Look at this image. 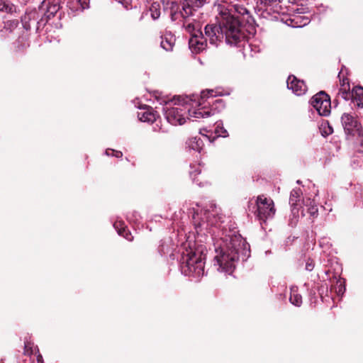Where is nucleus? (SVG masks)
I'll return each mask as SVG.
<instances>
[{"label":"nucleus","mask_w":363,"mask_h":363,"mask_svg":"<svg viewBox=\"0 0 363 363\" xmlns=\"http://www.w3.org/2000/svg\"><path fill=\"white\" fill-rule=\"evenodd\" d=\"M35 22L38 24L42 22L40 21L39 13L35 9L26 12L21 17L22 26L26 30H30L31 29L32 23Z\"/></svg>","instance_id":"nucleus-15"},{"label":"nucleus","mask_w":363,"mask_h":363,"mask_svg":"<svg viewBox=\"0 0 363 363\" xmlns=\"http://www.w3.org/2000/svg\"><path fill=\"white\" fill-rule=\"evenodd\" d=\"M121 236H123L128 241H133V236L132 235L130 231L126 228L124 231L121 232V234H119Z\"/></svg>","instance_id":"nucleus-32"},{"label":"nucleus","mask_w":363,"mask_h":363,"mask_svg":"<svg viewBox=\"0 0 363 363\" xmlns=\"http://www.w3.org/2000/svg\"><path fill=\"white\" fill-rule=\"evenodd\" d=\"M341 121L346 134L352 136L361 134V124L354 116L344 113L341 117Z\"/></svg>","instance_id":"nucleus-7"},{"label":"nucleus","mask_w":363,"mask_h":363,"mask_svg":"<svg viewBox=\"0 0 363 363\" xmlns=\"http://www.w3.org/2000/svg\"><path fill=\"white\" fill-rule=\"evenodd\" d=\"M113 226L117 230L118 234H121V232L124 231L127 228L125 223L122 220H117L114 223Z\"/></svg>","instance_id":"nucleus-30"},{"label":"nucleus","mask_w":363,"mask_h":363,"mask_svg":"<svg viewBox=\"0 0 363 363\" xmlns=\"http://www.w3.org/2000/svg\"><path fill=\"white\" fill-rule=\"evenodd\" d=\"M188 145L191 149L200 152L204 144L200 138L194 137L189 140Z\"/></svg>","instance_id":"nucleus-24"},{"label":"nucleus","mask_w":363,"mask_h":363,"mask_svg":"<svg viewBox=\"0 0 363 363\" xmlns=\"http://www.w3.org/2000/svg\"><path fill=\"white\" fill-rule=\"evenodd\" d=\"M360 202H362V207H363V192L361 194V200Z\"/></svg>","instance_id":"nucleus-42"},{"label":"nucleus","mask_w":363,"mask_h":363,"mask_svg":"<svg viewBox=\"0 0 363 363\" xmlns=\"http://www.w3.org/2000/svg\"><path fill=\"white\" fill-rule=\"evenodd\" d=\"M201 173V169H196L194 172H191V175L196 176V174H199Z\"/></svg>","instance_id":"nucleus-40"},{"label":"nucleus","mask_w":363,"mask_h":363,"mask_svg":"<svg viewBox=\"0 0 363 363\" xmlns=\"http://www.w3.org/2000/svg\"><path fill=\"white\" fill-rule=\"evenodd\" d=\"M0 11L11 14L16 12V6L9 0H0Z\"/></svg>","instance_id":"nucleus-21"},{"label":"nucleus","mask_w":363,"mask_h":363,"mask_svg":"<svg viewBox=\"0 0 363 363\" xmlns=\"http://www.w3.org/2000/svg\"><path fill=\"white\" fill-rule=\"evenodd\" d=\"M187 111L189 108L184 106L167 108L164 116L169 123L174 125H183L186 122Z\"/></svg>","instance_id":"nucleus-6"},{"label":"nucleus","mask_w":363,"mask_h":363,"mask_svg":"<svg viewBox=\"0 0 363 363\" xmlns=\"http://www.w3.org/2000/svg\"><path fill=\"white\" fill-rule=\"evenodd\" d=\"M227 133V131L225 130L223 132V133Z\"/></svg>","instance_id":"nucleus-44"},{"label":"nucleus","mask_w":363,"mask_h":363,"mask_svg":"<svg viewBox=\"0 0 363 363\" xmlns=\"http://www.w3.org/2000/svg\"><path fill=\"white\" fill-rule=\"evenodd\" d=\"M37 363H44L43 357L40 354H38L36 358Z\"/></svg>","instance_id":"nucleus-39"},{"label":"nucleus","mask_w":363,"mask_h":363,"mask_svg":"<svg viewBox=\"0 0 363 363\" xmlns=\"http://www.w3.org/2000/svg\"><path fill=\"white\" fill-rule=\"evenodd\" d=\"M213 105H216V104H219V105H221L222 106L224 105V103H223V101L222 99H216L214 101L212 102Z\"/></svg>","instance_id":"nucleus-38"},{"label":"nucleus","mask_w":363,"mask_h":363,"mask_svg":"<svg viewBox=\"0 0 363 363\" xmlns=\"http://www.w3.org/2000/svg\"><path fill=\"white\" fill-rule=\"evenodd\" d=\"M207 40L208 38L200 30H196V33H194L189 40V45L191 47L194 48L196 52H200L206 48Z\"/></svg>","instance_id":"nucleus-12"},{"label":"nucleus","mask_w":363,"mask_h":363,"mask_svg":"<svg viewBox=\"0 0 363 363\" xmlns=\"http://www.w3.org/2000/svg\"><path fill=\"white\" fill-rule=\"evenodd\" d=\"M351 94L352 91H350V86H340L334 102H338L340 99L348 101L350 99Z\"/></svg>","instance_id":"nucleus-19"},{"label":"nucleus","mask_w":363,"mask_h":363,"mask_svg":"<svg viewBox=\"0 0 363 363\" xmlns=\"http://www.w3.org/2000/svg\"><path fill=\"white\" fill-rule=\"evenodd\" d=\"M182 0H169L164 5V9L169 12L170 18L172 21H176L180 17L182 13Z\"/></svg>","instance_id":"nucleus-14"},{"label":"nucleus","mask_w":363,"mask_h":363,"mask_svg":"<svg viewBox=\"0 0 363 363\" xmlns=\"http://www.w3.org/2000/svg\"><path fill=\"white\" fill-rule=\"evenodd\" d=\"M192 7H194L192 5H190L187 0H182V13L180 14V17L186 18L189 17L190 15H192Z\"/></svg>","instance_id":"nucleus-26"},{"label":"nucleus","mask_w":363,"mask_h":363,"mask_svg":"<svg viewBox=\"0 0 363 363\" xmlns=\"http://www.w3.org/2000/svg\"><path fill=\"white\" fill-rule=\"evenodd\" d=\"M44 6H45V11L40 21L43 22L45 25L55 16L60 9V5L55 0H48L42 2L39 9H43Z\"/></svg>","instance_id":"nucleus-9"},{"label":"nucleus","mask_w":363,"mask_h":363,"mask_svg":"<svg viewBox=\"0 0 363 363\" xmlns=\"http://www.w3.org/2000/svg\"><path fill=\"white\" fill-rule=\"evenodd\" d=\"M314 262L312 259H308L307 262H306V270L308 271H312L314 268Z\"/></svg>","instance_id":"nucleus-37"},{"label":"nucleus","mask_w":363,"mask_h":363,"mask_svg":"<svg viewBox=\"0 0 363 363\" xmlns=\"http://www.w3.org/2000/svg\"><path fill=\"white\" fill-rule=\"evenodd\" d=\"M286 83L288 89H291L297 96H301L307 91V86L304 81L298 79L294 75H289Z\"/></svg>","instance_id":"nucleus-11"},{"label":"nucleus","mask_w":363,"mask_h":363,"mask_svg":"<svg viewBox=\"0 0 363 363\" xmlns=\"http://www.w3.org/2000/svg\"><path fill=\"white\" fill-rule=\"evenodd\" d=\"M159 130H160V131H162V132H165V130H162V128L161 127L159 128Z\"/></svg>","instance_id":"nucleus-43"},{"label":"nucleus","mask_w":363,"mask_h":363,"mask_svg":"<svg viewBox=\"0 0 363 363\" xmlns=\"http://www.w3.org/2000/svg\"><path fill=\"white\" fill-rule=\"evenodd\" d=\"M338 77H340V74L338 75ZM340 86H350L349 79L346 77H342V78H340Z\"/></svg>","instance_id":"nucleus-36"},{"label":"nucleus","mask_w":363,"mask_h":363,"mask_svg":"<svg viewBox=\"0 0 363 363\" xmlns=\"http://www.w3.org/2000/svg\"><path fill=\"white\" fill-rule=\"evenodd\" d=\"M18 23H19L17 19L6 21L4 22V26L1 30H6L11 33L18 27Z\"/></svg>","instance_id":"nucleus-27"},{"label":"nucleus","mask_w":363,"mask_h":363,"mask_svg":"<svg viewBox=\"0 0 363 363\" xmlns=\"http://www.w3.org/2000/svg\"><path fill=\"white\" fill-rule=\"evenodd\" d=\"M211 0H194L193 6L196 8H201L204 4H209Z\"/></svg>","instance_id":"nucleus-33"},{"label":"nucleus","mask_w":363,"mask_h":363,"mask_svg":"<svg viewBox=\"0 0 363 363\" xmlns=\"http://www.w3.org/2000/svg\"><path fill=\"white\" fill-rule=\"evenodd\" d=\"M359 151L362 152L363 153V142L361 143L360 145V148H359Z\"/></svg>","instance_id":"nucleus-41"},{"label":"nucleus","mask_w":363,"mask_h":363,"mask_svg":"<svg viewBox=\"0 0 363 363\" xmlns=\"http://www.w3.org/2000/svg\"><path fill=\"white\" fill-rule=\"evenodd\" d=\"M213 89H207L205 91H202L201 93V99H208L210 97L209 96L210 95L213 96Z\"/></svg>","instance_id":"nucleus-34"},{"label":"nucleus","mask_w":363,"mask_h":363,"mask_svg":"<svg viewBox=\"0 0 363 363\" xmlns=\"http://www.w3.org/2000/svg\"><path fill=\"white\" fill-rule=\"evenodd\" d=\"M150 12L152 19H158L160 16V5L157 2H153L150 7Z\"/></svg>","instance_id":"nucleus-28"},{"label":"nucleus","mask_w":363,"mask_h":363,"mask_svg":"<svg viewBox=\"0 0 363 363\" xmlns=\"http://www.w3.org/2000/svg\"><path fill=\"white\" fill-rule=\"evenodd\" d=\"M204 32L212 45H217L225 38L227 44L236 46L246 37L240 28V20L227 11L220 13L218 25L207 24Z\"/></svg>","instance_id":"nucleus-1"},{"label":"nucleus","mask_w":363,"mask_h":363,"mask_svg":"<svg viewBox=\"0 0 363 363\" xmlns=\"http://www.w3.org/2000/svg\"><path fill=\"white\" fill-rule=\"evenodd\" d=\"M303 206H300L298 208L301 210L302 216H305L306 213L309 215V218L313 220L318 215V206L315 205L313 200L306 199L303 201Z\"/></svg>","instance_id":"nucleus-13"},{"label":"nucleus","mask_w":363,"mask_h":363,"mask_svg":"<svg viewBox=\"0 0 363 363\" xmlns=\"http://www.w3.org/2000/svg\"><path fill=\"white\" fill-rule=\"evenodd\" d=\"M174 36L171 35L162 37L161 47L167 51H171L174 45Z\"/></svg>","instance_id":"nucleus-22"},{"label":"nucleus","mask_w":363,"mask_h":363,"mask_svg":"<svg viewBox=\"0 0 363 363\" xmlns=\"http://www.w3.org/2000/svg\"><path fill=\"white\" fill-rule=\"evenodd\" d=\"M310 102L313 107L316 109L319 115L326 116L330 113V98L324 91H320L315 94L311 98Z\"/></svg>","instance_id":"nucleus-5"},{"label":"nucleus","mask_w":363,"mask_h":363,"mask_svg":"<svg viewBox=\"0 0 363 363\" xmlns=\"http://www.w3.org/2000/svg\"><path fill=\"white\" fill-rule=\"evenodd\" d=\"M257 210L255 212L259 220L265 222L268 218H272L275 213L274 201L263 195L259 196L256 201Z\"/></svg>","instance_id":"nucleus-4"},{"label":"nucleus","mask_w":363,"mask_h":363,"mask_svg":"<svg viewBox=\"0 0 363 363\" xmlns=\"http://www.w3.org/2000/svg\"><path fill=\"white\" fill-rule=\"evenodd\" d=\"M106 154L108 156H114L118 158H121L123 156V152L121 151L115 150L113 149H107L106 150Z\"/></svg>","instance_id":"nucleus-31"},{"label":"nucleus","mask_w":363,"mask_h":363,"mask_svg":"<svg viewBox=\"0 0 363 363\" xmlns=\"http://www.w3.org/2000/svg\"><path fill=\"white\" fill-rule=\"evenodd\" d=\"M185 26V29L187 32H189V33H191V35L194 33H196V26L194 23H189L187 24L186 26Z\"/></svg>","instance_id":"nucleus-35"},{"label":"nucleus","mask_w":363,"mask_h":363,"mask_svg":"<svg viewBox=\"0 0 363 363\" xmlns=\"http://www.w3.org/2000/svg\"><path fill=\"white\" fill-rule=\"evenodd\" d=\"M225 245L216 250L215 256L219 269L228 274H231L235 266V262L238 260L239 254L245 250L246 242L240 235H229L225 236Z\"/></svg>","instance_id":"nucleus-2"},{"label":"nucleus","mask_w":363,"mask_h":363,"mask_svg":"<svg viewBox=\"0 0 363 363\" xmlns=\"http://www.w3.org/2000/svg\"><path fill=\"white\" fill-rule=\"evenodd\" d=\"M187 112L189 113V116L194 117V118H197L208 117L215 113V111L212 108L210 111H206V110L199 108V109L195 110L192 112H191L189 110V111H187Z\"/></svg>","instance_id":"nucleus-23"},{"label":"nucleus","mask_w":363,"mask_h":363,"mask_svg":"<svg viewBox=\"0 0 363 363\" xmlns=\"http://www.w3.org/2000/svg\"><path fill=\"white\" fill-rule=\"evenodd\" d=\"M350 99L359 108L363 107V87L356 86L352 90Z\"/></svg>","instance_id":"nucleus-17"},{"label":"nucleus","mask_w":363,"mask_h":363,"mask_svg":"<svg viewBox=\"0 0 363 363\" xmlns=\"http://www.w3.org/2000/svg\"><path fill=\"white\" fill-rule=\"evenodd\" d=\"M289 301L293 305H294L296 306H300L301 305L302 296L298 292L297 289H295V288L291 289Z\"/></svg>","instance_id":"nucleus-25"},{"label":"nucleus","mask_w":363,"mask_h":363,"mask_svg":"<svg viewBox=\"0 0 363 363\" xmlns=\"http://www.w3.org/2000/svg\"><path fill=\"white\" fill-rule=\"evenodd\" d=\"M302 194L301 190L300 189H293L291 191L290 198H289V203L291 206V213L293 215V218H290L289 225L292 227L296 226L298 217H299V208L301 206L298 202L300 201V197Z\"/></svg>","instance_id":"nucleus-8"},{"label":"nucleus","mask_w":363,"mask_h":363,"mask_svg":"<svg viewBox=\"0 0 363 363\" xmlns=\"http://www.w3.org/2000/svg\"><path fill=\"white\" fill-rule=\"evenodd\" d=\"M67 6L72 11H83L89 8V0H68Z\"/></svg>","instance_id":"nucleus-18"},{"label":"nucleus","mask_w":363,"mask_h":363,"mask_svg":"<svg viewBox=\"0 0 363 363\" xmlns=\"http://www.w3.org/2000/svg\"><path fill=\"white\" fill-rule=\"evenodd\" d=\"M141 109L142 111L138 112V116L140 121L143 122H148L152 123L157 121V118H159V115L157 114V111L149 106H145Z\"/></svg>","instance_id":"nucleus-16"},{"label":"nucleus","mask_w":363,"mask_h":363,"mask_svg":"<svg viewBox=\"0 0 363 363\" xmlns=\"http://www.w3.org/2000/svg\"><path fill=\"white\" fill-rule=\"evenodd\" d=\"M33 344L30 342H25L23 354L26 356H31L33 353Z\"/></svg>","instance_id":"nucleus-29"},{"label":"nucleus","mask_w":363,"mask_h":363,"mask_svg":"<svg viewBox=\"0 0 363 363\" xmlns=\"http://www.w3.org/2000/svg\"><path fill=\"white\" fill-rule=\"evenodd\" d=\"M206 247L203 245H197L189 247L183 252L181 259L182 272L186 276L199 277L204 274V260L206 259Z\"/></svg>","instance_id":"nucleus-3"},{"label":"nucleus","mask_w":363,"mask_h":363,"mask_svg":"<svg viewBox=\"0 0 363 363\" xmlns=\"http://www.w3.org/2000/svg\"><path fill=\"white\" fill-rule=\"evenodd\" d=\"M228 11L229 12V11ZM230 13L240 20L241 29V21H246L247 23H251L253 21V18L251 16L249 11L243 5L238 4L233 5Z\"/></svg>","instance_id":"nucleus-10"},{"label":"nucleus","mask_w":363,"mask_h":363,"mask_svg":"<svg viewBox=\"0 0 363 363\" xmlns=\"http://www.w3.org/2000/svg\"><path fill=\"white\" fill-rule=\"evenodd\" d=\"M260 5L265 7L266 9H270L274 12H278V9L280 7L279 4L281 0H258Z\"/></svg>","instance_id":"nucleus-20"}]
</instances>
